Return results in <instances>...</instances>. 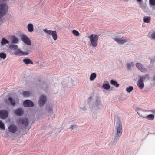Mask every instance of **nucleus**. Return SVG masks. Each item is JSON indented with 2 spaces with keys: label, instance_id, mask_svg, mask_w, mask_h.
<instances>
[{
  "label": "nucleus",
  "instance_id": "f257e3e1",
  "mask_svg": "<svg viewBox=\"0 0 155 155\" xmlns=\"http://www.w3.org/2000/svg\"><path fill=\"white\" fill-rule=\"evenodd\" d=\"M114 127L115 132L114 138L112 142V143L115 145L121 136L123 130L121 120L117 117L114 119Z\"/></svg>",
  "mask_w": 155,
  "mask_h": 155
},
{
  "label": "nucleus",
  "instance_id": "f03ea898",
  "mask_svg": "<svg viewBox=\"0 0 155 155\" xmlns=\"http://www.w3.org/2000/svg\"><path fill=\"white\" fill-rule=\"evenodd\" d=\"M7 0H0V21L2 18L7 14L9 7L6 3H4Z\"/></svg>",
  "mask_w": 155,
  "mask_h": 155
},
{
  "label": "nucleus",
  "instance_id": "7ed1b4c3",
  "mask_svg": "<svg viewBox=\"0 0 155 155\" xmlns=\"http://www.w3.org/2000/svg\"><path fill=\"white\" fill-rule=\"evenodd\" d=\"M98 36L96 34H93L90 35L88 38L93 47H96L97 45Z\"/></svg>",
  "mask_w": 155,
  "mask_h": 155
},
{
  "label": "nucleus",
  "instance_id": "20e7f679",
  "mask_svg": "<svg viewBox=\"0 0 155 155\" xmlns=\"http://www.w3.org/2000/svg\"><path fill=\"white\" fill-rule=\"evenodd\" d=\"M113 39L117 43L123 45L127 42L128 39L125 37L123 38L120 36H116L113 38Z\"/></svg>",
  "mask_w": 155,
  "mask_h": 155
},
{
  "label": "nucleus",
  "instance_id": "39448f33",
  "mask_svg": "<svg viewBox=\"0 0 155 155\" xmlns=\"http://www.w3.org/2000/svg\"><path fill=\"white\" fill-rule=\"evenodd\" d=\"M43 31L46 34L50 36H52L54 40H56L57 39V32L55 31H52L51 30H47L45 29L43 30Z\"/></svg>",
  "mask_w": 155,
  "mask_h": 155
},
{
  "label": "nucleus",
  "instance_id": "423d86ee",
  "mask_svg": "<svg viewBox=\"0 0 155 155\" xmlns=\"http://www.w3.org/2000/svg\"><path fill=\"white\" fill-rule=\"evenodd\" d=\"M102 105L101 101V98L100 97H97L94 104V106L92 108V110L94 109H99L102 108Z\"/></svg>",
  "mask_w": 155,
  "mask_h": 155
},
{
  "label": "nucleus",
  "instance_id": "0eeeda50",
  "mask_svg": "<svg viewBox=\"0 0 155 155\" xmlns=\"http://www.w3.org/2000/svg\"><path fill=\"white\" fill-rule=\"evenodd\" d=\"M17 123L19 125L21 126H27L29 124V121L27 118H20L17 121Z\"/></svg>",
  "mask_w": 155,
  "mask_h": 155
},
{
  "label": "nucleus",
  "instance_id": "6e6552de",
  "mask_svg": "<svg viewBox=\"0 0 155 155\" xmlns=\"http://www.w3.org/2000/svg\"><path fill=\"white\" fill-rule=\"evenodd\" d=\"M21 39L26 44L28 45H31V41L30 39L26 35L23 34L21 35Z\"/></svg>",
  "mask_w": 155,
  "mask_h": 155
},
{
  "label": "nucleus",
  "instance_id": "1a4fd4ad",
  "mask_svg": "<svg viewBox=\"0 0 155 155\" xmlns=\"http://www.w3.org/2000/svg\"><path fill=\"white\" fill-rule=\"evenodd\" d=\"M8 113L5 110H0V118L2 119H5L8 116Z\"/></svg>",
  "mask_w": 155,
  "mask_h": 155
},
{
  "label": "nucleus",
  "instance_id": "9d476101",
  "mask_svg": "<svg viewBox=\"0 0 155 155\" xmlns=\"http://www.w3.org/2000/svg\"><path fill=\"white\" fill-rule=\"evenodd\" d=\"M137 68L141 72H145L147 71V69L145 68L144 66L140 63H137L135 64Z\"/></svg>",
  "mask_w": 155,
  "mask_h": 155
},
{
  "label": "nucleus",
  "instance_id": "9b49d317",
  "mask_svg": "<svg viewBox=\"0 0 155 155\" xmlns=\"http://www.w3.org/2000/svg\"><path fill=\"white\" fill-rule=\"evenodd\" d=\"M46 101V97L45 96L41 95L39 101V106L40 107L43 106L45 104Z\"/></svg>",
  "mask_w": 155,
  "mask_h": 155
},
{
  "label": "nucleus",
  "instance_id": "f8f14e48",
  "mask_svg": "<svg viewBox=\"0 0 155 155\" xmlns=\"http://www.w3.org/2000/svg\"><path fill=\"white\" fill-rule=\"evenodd\" d=\"M18 129L17 126L14 124H11L8 127L9 131L12 133H15L17 131Z\"/></svg>",
  "mask_w": 155,
  "mask_h": 155
},
{
  "label": "nucleus",
  "instance_id": "ddd939ff",
  "mask_svg": "<svg viewBox=\"0 0 155 155\" xmlns=\"http://www.w3.org/2000/svg\"><path fill=\"white\" fill-rule=\"evenodd\" d=\"M23 105L26 107H31L34 106V104L31 101L27 100L23 102Z\"/></svg>",
  "mask_w": 155,
  "mask_h": 155
},
{
  "label": "nucleus",
  "instance_id": "4468645a",
  "mask_svg": "<svg viewBox=\"0 0 155 155\" xmlns=\"http://www.w3.org/2000/svg\"><path fill=\"white\" fill-rule=\"evenodd\" d=\"M24 113L23 110L21 108L17 109L14 111L15 114L17 116H22L24 114Z\"/></svg>",
  "mask_w": 155,
  "mask_h": 155
},
{
  "label": "nucleus",
  "instance_id": "2eb2a0df",
  "mask_svg": "<svg viewBox=\"0 0 155 155\" xmlns=\"http://www.w3.org/2000/svg\"><path fill=\"white\" fill-rule=\"evenodd\" d=\"M137 112L138 114L143 118H145V116L143 115L144 111L140 108H136Z\"/></svg>",
  "mask_w": 155,
  "mask_h": 155
},
{
  "label": "nucleus",
  "instance_id": "dca6fc26",
  "mask_svg": "<svg viewBox=\"0 0 155 155\" xmlns=\"http://www.w3.org/2000/svg\"><path fill=\"white\" fill-rule=\"evenodd\" d=\"M137 86L140 89H143L144 87V83L143 81L139 79L137 81Z\"/></svg>",
  "mask_w": 155,
  "mask_h": 155
},
{
  "label": "nucleus",
  "instance_id": "f3484780",
  "mask_svg": "<svg viewBox=\"0 0 155 155\" xmlns=\"http://www.w3.org/2000/svg\"><path fill=\"white\" fill-rule=\"evenodd\" d=\"M139 79L143 81L145 80L148 81L150 79L149 76L148 74H145L144 76H140Z\"/></svg>",
  "mask_w": 155,
  "mask_h": 155
},
{
  "label": "nucleus",
  "instance_id": "a211bd4d",
  "mask_svg": "<svg viewBox=\"0 0 155 155\" xmlns=\"http://www.w3.org/2000/svg\"><path fill=\"white\" fill-rule=\"evenodd\" d=\"M23 61V62L26 64L28 65L29 64H33L32 61L29 58H25L24 59Z\"/></svg>",
  "mask_w": 155,
  "mask_h": 155
},
{
  "label": "nucleus",
  "instance_id": "6ab92c4d",
  "mask_svg": "<svg viewBox=\"0 0 155 155\" xmlns=\"http://www.w3.org/2000/svg\"><path fill=\"white\" fill-rule=\"evenodd\" d=\"M134 66V62L133 61H130L127 63L126 68L129 70H131V68Z\"/></svg>",
  "mask_w": 155,
  "mask_h": 155
},
{
  "label": "nucleus",
  "instance_id": "aec40b11",
  "mask_svg": "<svg viewBox=\"0 0 155 155\" xmlns=\"http://www.w3.org/2000/svg\"><path fill=\"white\" fill-rule=\"evenodd\" d=\"M23 53V52L19 49H18L15 50L14 54L16 55L19 56H22V54Z\"/></svg>",
  "mask_w": 155,
  "mask_h": 155
},
{
  "label": "nucleus",
  "instance_id": "412c9836",
  "mask_svg": "<svg viewBox=\"0 0 155 155\" xmlns=\"http://www.w3.org/2000/svg\"><path fill=\"white\" fill-rule=\"evenodd\" d=\"M9 43V41L8 40L4 38H2L1 43V46H4L7 44Z\"/></svg>",
  "mask_w": 155,
  "mask_h": 155
},
{
  "label": "nucleus",
  "instance_id": "4be33fe9",
  "mask_svg": "<svg viewBox=\"0 0 155 155\" xmlns=\"http://www.w3.org/2000/svg\"><path fill=\"white\" fill-rule=\"evenodd\" d=\"M28 31L29 32H32L33 31L34 28L32 24L30 23L28 25Z\"/></svg>",
  "mask_w": 155,
  "mask_h": 155
},
{
  "label": "nucleus",
  "instance_id": "5701e85b",
  "mask_svg": "<svg viewBox=\"0 0 155 155\" xmlns=\"http://www.w3.org/2000/svg\"><path fill=\"white\" fill-rule=\"evenodd\" d=\"M9 47L11 50H16L18 49V46L15 45H11L9 46Z\"/></svg>",
  "mask_w": 155,
  "mask_h": 155
},
{
  "label": "nucleus",
  "instance_id": "b1692460",
  "mask_svg": "<svg viewBox=\"0 0 155 155\" xmlns=\"http://www.w3.org/2000/svg\"><path fill=\"white\" fill-rule=\"evenodd\" d=\"M8 100L9 101L11 105L14 106L15 105V100H13L12 97H9Z\"/></svg>",
  "mask_w": 155,
  "mask_h": 155
},
{
  "label": "nucleus",
  "instance_id": "393cba45",
  "mask_svg": "<svg viewBox=\"0 0 155 155\" xmlns=\"http://www.w3.org/2000/svg\"><path fill=\"white\" fill-rule=\"evenodd\" d=\"M12 42L13 44H17L18 42V39L15 36L12 37Z\"/></svg>",
  "mask_w": 155,
  "mask_h": 155
},
{
  "label": "nucleus",
  "instance_id": "a878e982",
  "mask_svg": "<svg viewBox=\"0 0 155 155\" xmlns=\"http://www.w3.org/2000/svg\"><path fill=\"white\" fill-rule=\"evenodd\" d=\"M97 74L95 73H92L90 75V80L91 81L94 80L96 78Z\"/></svg>",
  "mask_w": 155,
  "mask_h": 155
},
{
  "label": "nucleus",
  "instance_id": "bb28decb",
  "mask_svg": "<svg viewBox=\"0 0 155 155\" xmlns=\"http://www.w3.org/2000/svg\"><path fill=\"white\" fill-rule=\"evenodd\" d=\"M154 115L153 114H149L146 117L145 116V118L149 120H152L154 119Z\"/></svg>",
  "mask_w": 155,
  "mask_h": 155
},
{
  "label": "nucleus",
  "instance_id": "cd10ccee",
  "mask_svg": "<svg viewBox=\"0 0 155 155\" xmlns=\"http://www.w3.org/2000/svg\"><path fill=\"white\" fill-rule=\"evenodd\" d=\"M110 83L116 87H118L119 85V84L116 81L113 80H111L110 81Z\"/></svg>",
  "mask_w": 155,
  "mask_h": 155
},
{
  "label": "nucleus",
  "instance_id": "c85d7f7f",
  "mask_svg": "<svg viewBox=\"0 0 155 155\" xmlns=\"http://www.w3.org/2000/svg\"><path fill=\"white\" fill-rule=\"evenodd\" d=\"M151 19L150 17L145 16L143 17V22L145 23H149Z\"/></svg>",
  "mask_w": 155,
  "mask_h": 155
},
{
  "label": "nucleus",
  "instance_id": "c756f323",
  "mask_svg": "<svg viewBox=\"0 0 155 155\" xmlns=\"http://www.w3.org/2000/svg\"><path fill=\"white\" fill-rule=\"evenodd\" d=\"M148 37L150 39L155 40V32H153L150 35L149 34Z\"/></svg>",
  "mask_w": 155,
  "mask_h": 155
},
{
  "label": "nucleus",
  "instance_id": "7c9ffc66",
  "mask_svg": "<svg viewBox=\"0 0 155 155\" xmlns=\"http://www.w3.org/2000/svg\"><path fill=\"white\" fill-rule=\"evenodd\" d=\"M102 87L106 90H108L110 88V85L107 83L103 84L102 85Z\"/></svg>",
  "mask_w": 155,
  "mask_h": 155
},
{
  "label": "nucleus",
  "instance_id": "2f4dec72",
  "mask_svg": "<svg viewBox=\"0 0 155 155\" xmlns=\"http://www.w3.org/2000/svg\"><path fill=\"white\" fill-rule=\"evenodd\" d=\"M47 109L49 113H52V107L51 105H49L47 108Z\"/></svg>",
  "mask_w": 155,
  "mask_h": 155
},
{
  "label": "nucleus",
  "instance_id": "473e14b6",
  "mask_svg": "<svg viewBox=\"0 0 155 155\" xmlns=\"http://www.w3.org/2000/svg\"><path fill=\"white\" fill-rule=\"evenodd\" d=\"M6 54L4 52L0 53V58H1L3 59H5L6 57Z\"/></svg>",
  "mask_w": 155,
  "mask_h": 155
},
{
  "label": "nucleus",
  "instance_id": "72a5a7b5",
  "mask_svg": "<svg viewBox=\"0 0 155 155\" xmlns=\"http://www.w3.org/2000/svg\"><path fill=\"white\" fill-rule=\"evenodd\" d=\"M23 95L25 97H28L30 94V92L28 91H24L23 92Z\"/></svg>",
  "mask_w": 155,
  "mask_h": 155
},
{
  "label": "nucleus",
  "instance_id": "f704fd0d",
  "mask_svg": "<svg viewBox=\"0 0 155 155\" xmlns=\"http://www.w3.org/2000/svg\"><path fill=\"white\" fill-rule=\"evenodd\" d=\"M0 128L1 129L3 130H5V129L4 123L1 120H0Z\"/></svg>",
  "mask_w": 155,
  "mask_h": 155
},
{
  "label": "nucleus",
  "instance_id": "c9c22d12",
  "mask_svg": "<svg viewBox=\"0 0 155 155\" xmlns=\"http://www.w3.org/2000/svg\"><path fill=\"white\" fill-rule=\"evenodd\" d=\"M133 88L132 86H130L126 89V91L128 93L130 92L133 90Z\"/></svg>",
  "mask_w": 155,
  "mask_h": 155
},
{
  "label": "nucleus",
  "instance_id": "e433bc0d",
  "mask_svg": "<svg viewBox=\"0 0 155 155\" xmlns=\"http://www.w3.org/2000/svg\"><path fill=\"white\" fill-rule=\"evenodd\" d=\"M73 34L76 36H78L79 35V32L76 30H74L72 31Z\"/></svg>",
  "mask_w": 155,
  "mask_h": 155
},
{
  "label": "nucleus",
  "instance_id": "4c0bfd02",
  "mask_svg": "<svg viewBox=\"0 0 155 155\" xmlns=\"http://www.w3.org/2000/svg\"><path fill=\"white\" fill-rule=\"evenodd\" d=\"M77 128V126L76 125L74 124H73L71 126L70 128L71 130H74L76 129Z\"/></svg>",
  "mask_w": 155,
  "mask_h": 155
},
{
  "label": "nucleus",
  "instance_id": "58836bf2",
  "mask_svg": "<svg viewBox=\"0 0 155 155\" xmlns=\"http://www.w3.org/2000/svg\"><path fill=\"white\" fill-rule=\"evenodd\" d=\"M150 4L152 6H155V0H149Z\"/></svg>",
  "mask_w": 155,
  "mask_h": 155
},
{
  "label": "nucleus",
  "instance_id": "ea45409f",
  "mask_svg": "<svg viewBox=\"0 0 155 155\" xmlns=\"http://www.w3.org/2000/svg\"><path fill=\"white\" fill-rule=\"evenodd\" d=\"M140 5L139 7L142 9H143L145 7V6L143 5V4L141 2L138 3Z\"/></svg>",
  "mask_w": 155,
  "mask_h": 155
},
{
  "label": "nucleus",
  "instance_id": "a19ab883",
  "mask_svg": "<svg viewBox=\"0 0 155 155\" xmlns=\"http://www.w3.org/2000/svg\"><path fill=\"white\" fill-rule=\"evenodd\" d=\"M29 54V52H24L22 54V55H27Z\"/></svg>",
  "mask_w": 155,
  "mask_h": 155
},
{
  "label": "nucleus",
  "instance_id": "79ce46f5",
  "mask_svg": "<svg viewBox=\"0 0 155 155\" xmlns=\"http://www.w3.org/2000/svg\"><path fill=\"white\" fill-rule=\"evenodd\" d=\"M80 108L82 111H85L86 110V108L84 106L81 107Z\"/></svg>",
  "mask_w": 155,
  "mask_h": 155
},
{
  "label": "nucleus",
  "instance_id": "37998d69",
  "mask_svg": "<svg viewBox=\"0 0 155 155\" xmlns=\"http://www.w3.org/2000/svg\"><path fill=\"white\" fill-rule=\"evenodd\" d=\"M149 111L152 114H154L155 113V110H149Z\"/></svg>",
  "mask_w": 155,
  "mask_h": 155
},
{
  "label": "nucleus",
  "instance_id": "c03bdc74",
  "mask_svg": "<svg viewBox=\"0 0 155 155\" xmlns=\"http://www.w3.org/2000/svg\"><path fill=\"white\" fill-rule=\"evenodd\" d=\"M153 80L155 81V75L153 77Z\"/></svg>",
  "mask_w": 155,
  "mask_h": 155
},
{
  "label": "nucleus",
  "instance_id": "a18cd8bd",
  "mask_svg": "<svg viewBox=\"0 0 155 155\" xmlns=\"http://www.w3.org/2000/svg\"><path fill=\"white\" fill-rule=\"evenodd\" d=\"M137 1L138 2H141L142 0H137Z\"/></svg>",
  "mask_w": 155,
  "mask_h": 155
},
{
  "label": "nucleus",
  "instance_id": "49530a36",
  "mask_svg": "<svg viewBox=\"0 0 155 155\" xmlns=\"http://www.w3.org/2000/svg\"><path fill=\"white\" fill-rule=\"evenodd\" d=\"M92 98V97H89V100H91Z\"/></svg>",
  "mask_w": 155,
  "mask_h": 155
}]
</instances>
